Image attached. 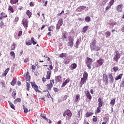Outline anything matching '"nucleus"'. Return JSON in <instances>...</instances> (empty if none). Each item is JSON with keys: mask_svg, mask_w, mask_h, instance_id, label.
<instances>
[{"mask_svg": "<svg viewBox=\"0 0 124 124\" xmlns=\"http://www.w3.org/2000/svg\"><path fill=\"white\" fill-rule=\"evenodd\" d=\"M95 44H96V42L94 40L93 41L91 44H90V48L92 52L93 51H99L100 50V46H96Z\"/></svg>", "mask_w": 124, "mask_h": 124, "instance_id": "nucleus-1", "label": "nucleus"}, {"mask_svg": "<svg viewBox=\"0 0 124 124\" xmlns=\"http://www.w3.org/2000/svg\"><path fill=\"white\" fill-rule=\"evenodd\" d=\"M63 116V117H66V120L69 121V120L71 118V116H72V113L69 109H67L64 112Z\"/></svg>", "mask_w": 124, "mask_h": 124, "instance_id": "nucleus-2", "label": "nucleus"}, {"mask_svg": "<svg viewBox=\"0 0 124 124\" xmlns=\"http://www.w3.org/2000/svg\"><path fill=\"white\" fill-rule=\"evenodd\" d=\"M47 69L48 71H47V72L46 78H45L44 77H43L42 78L43 83H45L46 82V79H47V80H49V79H50V77H51V70H50L49 68H47Z\"/></svg>", "mask_w": 124, "mask_h": 124, "instance_id": "nucleus-3", "label": "nucleus"}, {"mask_svg": "<svg viewBox=\"0 0 124 124\" xmlns=\"http://www.w3.org/2000/svg\"><path fill=\"white\" fill-rule=\"evenodd\" d=\"M86 65L87 67H88L89 69H91L92 68V65H93V59L90 58H87V60L86 61Z\"/></svg>", "mask_w": 124, "mask_h": 124, "instance_id": "nucleus-4", "label": "nucleus"}, {"mask_svg": "<svg viewBox=\"0 0 124 124\" xmlns=\"http://www.w3.org/2000/svg\"><path fill=\"white\" fill-rule=\"evenodd\" d=\"M121 58V55L118 50L115 51L114 52V57L113 58V61L114 62H118L119 59Z\"/></svg>", "mask_w": 124, "mask_h": 124, "instance_id": "nucleus-5", "label": "nucleus"}, {"mask_svg": "<svg viewBox=\"0 0 124 124\" xmlns=\"http://www.w3.org/2000/svg\"><path fill=\"white\" fill-rule=\"evenodd\" d=\"M22 25L25 29L27 30L28 29V26H29V21L27 19H23L22 20Z\"/></svg>", "mask_w": 124, "mask_h": 124, "instance_id": "nucleus-6", "label": "nucleus"}, {"mask_svg": "<svg viewBox=\"0 0 124 124\" xmlns=\"http://www.w3.org/2000/svg\"><path fill=\"white\" fill-rule=\"evenodd\" d=\"M124 6V5L123 4H120L117 6L116 10L118 12H122L123 11V7Z\"/></svg>", "mask_w": 124, "mask_h": 124, "instance_id": "nucleus-7", "label": "nucleus"}, {"mask_svg": "<svg viewBox=\"0 0 124 124\" xmlns=\"http://www.w3.org/2000/svg\"><path fill=\"white\" fill-rule=\"evenodd\" d=\"M69 42L68 43V46H70V47H72L73 46V38L72 37L70 36L69 37Z\"/></svg>", "mask_w": 124, "mask_h": 124, "instance_id": "nucleus-8", "label": "nucleus"}, {"mask_svg": "<svg viewBox=\"0 0 124 124\" xmlns=\"http://www.w3.org/2000/svg\"><path fill=\"white\" fill-rule=\"evenodd\" d=\"M86 81H87V79H85V78H81V80L79 84L80 88H82L83 87V84L86 83Z\"/></svg>", "mask_w": 124, "mask_h": 124, "instance_id": "nucleus-9", "label": "nucleus"}, {"mask_svg": "<svg viewBox=\"0 0 124 124\" xmlns=\"http://www.w3.org/2000/svg\"><path fill=\"white\" fill-rule=\"evenodd\" d=\"M31 85L32 88H34V89L35 90V91L36 92H38V86H37V85H36V84H35V83L31 82Z\"/></svg>", "mask_w": 124, "mask_h": 124, "instance_id": "nucleus-10", "label": "nucleus"}, {"mask_svg": "<svg viewBox=\"0 0 124 124\" xmlns=\"http://www.w3.org/2000/svg\"><path fill=\"white\" fill-rule=\"evenodd\" d=\"M70 82V79L69 78H67L65 81H64L62 84V87L63 88V87H65L66 86L67 84H68Z\"/></svg>", "mask_w": 124, "mask_h": 124, "instance_id": "nucleus-11", "label": "nucleus"}, {"mask_svg": "<svg viewBox=\"0 0 124 124\" xmlns=\"http://www.w3.org/2000/svg\"><path fill=\"white\" fill-rule=\"evenodd\" d=\"M52 88H53V84L52 83V80H50V83L46 85V89L48 91H51Z\"/></svg>", "mask_w": 124, "mask_h": 124, "instance_id": "nucleus-12", "label": "nucleus"}, {"mask_svg": "<svg viewBox=\"0 0 124 124\" xmlns=\"http://www.w3.org/2000/svg\"><path fill=\"white\" fill-rule=\"evenodd\" d=\"M85 96L87 97V98H88V99H92V95H91L90 92H89L88 91H85Z\"/></svg>", "mask_w": 124, "mask_h": 124, "instance_id": "nucleus-13", "label": "nucleus"}, {"mask_svg": "<svg viewBox=\"0 0 124 124\" xmlns=\"http://www.w3.org/2000/svg\"><path fill=\"white\" fill-rule=\"evenodd\" d=\"M98 102L99 107H102L103 105V102L102 101V99H101V98L100 97L98 98Z\"/></svg>", "mask_w": 124, "mask_h": 124, "instance_id": "nucleus-14", "label": "nucleus"}, {"mask_svg": "<svg viewBox=\"0 0 124 124\" xmlns=\"http://www.w3.org/2000/svg\"><path fill=\"white\" fill-rule=\"evenodd\" d=\"M6 17H7V15H5L4 13H1L0 14V20H2L4 18H6Z\"/></svg>", "mask_w": 124, "mask_h": 124, "instance_id": "nucleus-15", "label": "nucleus"}, {"mask_svg": "<svg viewBox=\"0 0 124 124\" xmlns=\"http://www.w3.org/2000/svg\"><path fill=\"white\" fill-rule=\"evenodd\" d=\"M8 71H9V68H7L2 73V76H3V77H5L7 74V73H8Z\"/></svg>", "mask_w": 124, "mask_h": 124, "instance_id": "nucleus-16", "label": "nucleus"}, {"mask_svg": "<svg viewBox=\"0 0 124 124\" xmlns=\"http://www.w3.org/2000/svg\"><path fill=\"white\" fill-rule=\"evenodd\" d=\"M97 62L99 64V65H102L104 62V60L103 59H100L99 60H97Z\"/></svg>", "mask_w": 124, "mask_h": 124, "instance_id": "nucleus-17", "label": "nucleus"}, {"mask_svg": "<svg viewBox=\"0 0 124 124\" xmlns=\"http://www.w3.org/2000/svg\"><path fill=\"white\" fill-rule=\"evenodd\" d=\"M88 29H89V26H86L84 27L83 28V30L81 31L82 33L83 34H84V33H85L87 31H88Z\"/></svg>", "mask_w": 124, "mask_h": 124, "instance_id": "nucleus-18", "label": "nucleus"}, {"mask_svg": "<svg viewBox=\"0 0 124 124\" xmlns=\"http://www.w3.org/2000/svg\"><path fill=\"white\" fill-rule=\"evenodd\" d=\"M55 80L56 82H62V77L61 76H58L56 77Z\"/></svg>", "mask_w": 124, "mask_h": 124, "instance_id": "nucleus-19", "label": "nucleus"}, {"mask_svg": "<svg viewBox=\"0 0 124 124\" xmlns=\"http://www.w3.org/2000/svg\"><path fill=\"white\" fill-rule=\"evenodd\" d=\"M25 75H26V79L27 81L31 80V76H30V74L29 73V72H27V73L25 74Z\"/></svg>", "mask_w": 124, "mask_h": 124, "instance_id": "nucleus-20", "label": "nucleus"}, {"mask_svg": "<svg viewBox=\"0 0 124 124\" xmlns=\"http://www.w3.org/2000/svg\"><path fill=\"white\" fill-rule=\"evenodd\" d=\"M108 77L110 79L109 82L111 84H112V83L114 82V78H113V76H112V75H109L108 76Z\"/></svg>", "mask_w": 124, "mask_h": 124, "instance_id": "nucleus-21", "label": "nucleus"}, {"mask_svg": "<svg viewBox=\"0 0 124 124\" xmlns=\"http://www.w3.org/2000/svg\"><path fill=\"white\" fill-rule=\"evenodd\" d=\"M84 9H86V7L84 6H82L81 7H78V11L81 12V11H83V10H84Z\"/></svg>", "mask_w": 124, "mask_h": 124, "instance_id": "nucleus-22", "label": "nucleus"}, {"mask_svg": "<svg viewBox=\"0 0 124 124\" xmlns=\"http://www.w3.org/2000/svg\"><path fill=\"white\" fill-rule=\"evenodd\" d=\"M123 77V74H120L118 76L115 78L116 81H118V80H120V79H122Z\"/></svg>", "mask_w": 124, "mask_h": 124, "instance_id": "nucleus-23", "label": "nucleus"}, {"mask_svg": "<svg viewBox=\"0 0 124 124\" xmlns=\"http://www.w3.org/2000/svg\"><path fill=\"white\" fill-rule=\"evenodd\" d=\"M77 67V64L76 63H73L71 65V70H73V69H75Z\"/></svg>", "mask_w": 124, "mask_h": 124, "instance_id": "nucleus-24", "label": "nucleus"}, {"mask_svg": "<svg viewBox=\"0 0 124 124\" xmlns=\"http://www.w3.org/2000/svg\"><path fill=\"white\" fill-rule=\"evenodd\" d=\"M79 99H80V94H78L76 95V98L75 99V102H78Z\"/></svg>", "mask_w": 124, "mask_h": 124, "instance_id": "nucleus-25", "label": "nucleus"}, {"mask_svg": "<svg viewBox=\"0 0 124 124\" xmlns=\"http://www.w3.org/2000/svg\"><path fill=\"white\" fill-rule=\"evenodd\" d=\"M18 1H19V0H11L10 3H11V4H16Z\"/></svg>", "mask_w": 124, "mask_h": 124, "instance_id": "nucleus-26", "label": "nucleus"}, {"mask_svg": "<svg viewBox=\"0 0 124 124\" xmlns=\"http://www.w3.org/2000/svg\"><path fill=\"white\" fill-rule=\"evenodd\" d=\"M8 103H9L11 108L14 109V110H15V106H14V105L12 104V103H11L10 101H8Z\"/></svg>", "mask_w": 124, "mask_h": 124, "instance_id": "nucleus-27", "label": "nucleus"}, {"mask_svg": "<svg viewBox=\"0 0 124 124\" xmlns=\"http://www.w3.org/2000/svg\"><path fill=\"white\" fill-rule=\"evenodd\" d=\"M60 58H62V59H64L66 58V53H62L59 56Z\"/></svg>", "mask_w": 124, "mask_h": 124, "instance_id": "nucleus-28", "label": "nucleus"}, {"mask_svg": "<svg viewBox=\"0 0 124 124\" xmlns=\"http://www.w3.org/2000/svg\"><path fill=\"white\" fill-rule=\"evenodd\" d=\"M110 103L112 107H113V105H115V103H116V98L111 100Z\"/></svg>", "mask_w": 124, "mask_h": 124, "instance_id": "nucleus-29", "label": "nucleus"}, {"mask_svg": "<svg viewBox=\"0 0 124 124\" xmlns=\"http://www.w3.org/2000/svg\"><path fill=\"white\" fill-rule=\"evenodd\" d=\"M62 24H63V22H62V19L60 18L58 21L57 25H59L60 26H62Z\"/></svg>", "mask_w": 124, "mask_h": 124, "instance_id": "nucleus-30", "label": "nucleus"}, {"mask_svg": "<svg viewBox=\"0 0 124 124\" xmlns=\"http://www.w3.org/2000/svg\"><path fill=\"white\" fill-rule=\"evenodd\" d=\"M83 79H85V80H87L88 79V73H84L83 75Z\"/></svg>", "mask_w": 124, "mask_h": 124, "instance_id": "nucleus-31", "label": "nucleus"}, {"mask_svg": "<svg viewBox=\"0 0 124 124\" xmlns=\"http://www.w3.org/2000/svg\"><path fill=\"white\" fill-rule=\"evenodd\" d=\"M16 46V44H15V43H13V44L12 45L11 47V49L12 51H14V50H15V47Z\"/></svg>", "mask_w": 124, "mask_h": 124, "instance_id": "nucleus-32", "label": "nucleus"}, {"mask_svg": "<svg viewBox=\"0 0 124 124\" xmlns=\"http://www.w3.org/2000/svg\"><path fill=\"white\" fill-rule=\"evenodd\" d=\"M26 14L29 16V18H31V12H30L29 10H28L26 12Z\"/></svg>", "mask_w": 124, "mask_h": 124, "instance_id": "nucleus-33", "label": "nucleus"}, {"mask_svg": "<svg viewBox=\"0 0 124 124\" xmlns=\"http://www.w3.org/2000/svg\"><path fill=\"white\" fill-rule=\"evenodd\" d=\"M114 3H115V0H110L109 2V5L110 6H112V5H113V4H114Z\"/></svg>", "mask_w": 124, "mask_h": 124, "instance_id": "nucleus-34", "label": "nucleus"}, {"mask_svg": "<svg viewBox=\"0 0 124 124\" xmlns=\"http://www.w3.org/2000/svg\"><path fill=\"white\" fill-rule=\"evenodd\" d=\"M85 21H86V22H87V23L90 22L91 21V17H90V16H87L85 18Z\"/></svg>", "mask_w": 124, "mask_h": 124, "instance_id": "nucleus-35", "label": "nucleus"}, {"mask_svg": "<svg viewBox=\"0 0 124 124\" xmlns=\"http://www.w3.org/2000/svg\"><path fill=\"white\" fill-rule=\"evenodd\" d=\"M15 84H16V80L14 79H13L12 81L11 82V85H12V86H15Z\"/></svg>", "mask_w": 124, "mask_h": 124, "instance_id": "nucleus-36", "label": "nucleus"}, {"mask_svg": "<svg viewBox=\"0 0 124 124\" xmlns=\"http://www.w3.org/2000/svg\"><path fill=\"white\" fill-rule=\"evenodd\" d=\"M31 86V84L27 82L26 87H27V91H30V87Z\"/></svg>", "mask_w": 124, "mask_h": 124, "instance_id": "nucleus-37", "label": "nucleus"}, {"mask_svg": "<svg viewBox=\"0 0 124 124\" xmlns=\"http://www.w3.org/2000/svg\"><path fill=\"white\" fill-rule=\"evenodd\" d=\"M92 115H93V113H92V112H87L86 114V118H88V117H91V116H92Z\"/></svg>", "mask_w": 124, "mask_h": 124, "instance_id": "nucleus-38", "label": "nucleus"}, {"mask_svg": "<svg viewBox=\"0 0 124 124\" xmlns=\"http://www.w3.org/2000/svg\"><path fill=\"white\" fill-rule=\"evenodd\" d=\"M20 101H21V99L20 98H17L14 101V103L15 104H16L18 103V102H20Z\"/></svg>", "mask_w": 124, "mask_h": 124, "instance_id": "nucleus-39", "label": "nucleus"}, {"mask_svg": "<svg viewBox=\"0 0 124 124\" xmlns=\"http://www.w3.org/2000/svg\"><path fill=\"white\" fill-rule=\"evenodd\" d=\"M113 70L114 71V72H117L118 70H119V68L118 67L115 66L113 68Z\"/></svg>", "mask_w": 124, "mask_h": 124, "instance_id": "nucleus-40", "label": "nucleus"}, {"mask_svg": "<svg viewBox=\"0 0 124 124\" xmlns=\"http://www.w3.org/2000/svg\"><path fill=\"white\" fill-rule=\"evenodd\" d=\"M23 109H24V112L26 114V113L29 112V109H28V108H26V107L24 106Z\"/></svg>", "mask_w": 124, "mask_h": 124, "instance_id": "nucleus-41", "label": "nucleus"}, {"mask_svg": "<svg viewBox=\"0 0 124 124\" xmlns=\"http://www.w3.org/2000/svg\"><path fill=\"white\" fill-rule=\"evenodd\" d=\"M10 55L14 59H15V53L14 51H12L10 52Z\"/></svg>", "mask_w": 124, "mask_h": 124, "instance_id": "nucleus-42", "label": "nucleus"}, {"mask_svg": "<svg viewBox=\"0 0 124 124\" xmlns=\"http://www.w3.org/2000/svg\"><path fill=\"white\" fill-rule=\"evenodd\" d=\"M46 93H47V96L48 98H50H50H52V99H53V98L52 97V96H51L50 93H49V91H46Z\"/></svg>", "mask_w": 124, "mask_h": 124, "instance_id": "nucleus-43", "label": "nucleus"}, {"mask_svg": "<svg viewBox=\"0 0 124 124\" xmlns=\"http://www.w3.org/2000/svg\"><path fill=\"white\" fill-rule=\"evenodd\" d=\"M26 45H31V40L26 41Z\"/></svg>", "mask_w": 124, "mask_h": 124, "instance_id": "nucleus-44", "label": "nucleus"}, {"mask_svg": "<svg viewBox=\"0 0 124 124\" xmlns=\"http://www.w3.org/2000/svg\"><path fill=\"white\" fill-rule=\"evenodd\" d=\"M100 107H101L98 106V107L97 108V109L96 110V111L97 113H100V111H101Z\"/></svg>", "mask_w": 124, "mask_h": 124, "instance_id": "nucleus-45", "label": "nucleus"}, {"mask_svg": "<svg viewBox=\"0 0 124 124\" xmlns=\"http://www.w3.org/2000/svg\"><path fill=\"white\" fill-rule=\"evenodd\" d=\"M31 40L33 45H35V44H36V42L34 41V38H33V37L31 38Z\"/></svg>", "mask_w": 124, "mask_h": 124, "instance_id": "nucleus-46", "label": "nucleus"}, {"mask_svg": "<svg viewBox=\"0 0 124 124\" xmlns=\"http://www.w3.org/2000/svg\"><path fill=\"white\" fill-rule=\"evenodd\" d=\"M77 120H79L80 119V111H78V114L77 115Z\"/></svg>", "mask_w": 124, "mask_h": 124, "instance_id": "nucleus-47", "label": "nucleus"}, {"mask_svg": "<svg viewBox=\"0 0 124 124\" xmlns=\"http://www.w3.org/2000/svg\"><path fill=\"white\" fill-rule=\"evenodd\" d=\"M9 10H10L12 13L14 12V11H13V8L11 6H9Z\"/></svg>", "mask_w": 124, "mask_h": 124, "instance_id": "nucleus-48", "label": "nucleus"}, {"mask_svg": "<svg viewBox=\"0 0 124 124\" xmlns=\"http://www.w3.org/2000/svg\"><path fill=\"white\" fill-rule=\"evenodd\" d=\"M4 25V23H3V22H2V21H1L0 23V28H1V29H2V27H3Z\"/></svg>", "mask_w": 124, "mask_h": 124, "instance_id": "nucleus-49", "label": "nucleus"}, {"mask_svg": "<svg viewBox=\"0 0 124 124\" xmlns=\"http://www.w3.org/2000/svg\"><path fill=\"white\" fill-rule=\"evenodd\" d=\"M41 116L42 117L44 120H47V118H46V115L45 114H41Z\"/></svg>", "mask_w": 124, "mask_h": 124, "instance_id": "nucleus-50", "label": "nucleus"}, {"mask_svg": "<svg viewBox=\"0 0 124 124\" xmlns=\"http://www.w3.org/2000/svg\"><path fill=\"white\" fill-rule=\"evenodd\" d=\"M0 85H1V86L3 88H5V84H4V83H3V82H1Z\"/></svg>", "mask_w": 124, "mask_h": 124, "instance_id": "nucleus-51", "label": "nucleus"}, {"mask_svg": "<svg viewBox=\"0 0 124 124\" xmlns=\"http://www.w3.org/2000/svg\"><path fill=\"white\" fill-rule=\"evenodd\" d=\"M18 21H19V17L16 16L15 19V22H17Z\"/></svg>", "mask_w": 124, "mask_h": 124, "instance_id": "nucleus-52", "label": "nucleus"}, {"mask_svg": "<svg viewBox=\"0 0 124 124\" xmlns=\"http://www.w3.org/2000/svg\"><path fill=\"white\" fill-rule=\"evenodd\" d=\"M106 34H107V35H108V36H110V31H108L106 32Z\"/></svg>", "mask_w": 124, "mask_h": 124, "instance_id": "nucleus-53", "label": "nucleus"}, {"mask_svg": "<svg viewBox=\"0 0 124 124\" xmlns=\"http://www.w3.org/2000/svg\"><path fill=\"white\" fill-rule=\"evenodd\" d=\"M93 122H97V117H94L93 119Z\"/></svg>", "mask_w": 124, "mask_h": 124, "instance_id": "nucleus-54", "label": "nucleus"}, {"mask_svg": "<svg viewBox=\"0 0 124 124\" xmlns=\"http://www.w3.org/2000/svg\"><path fill=\"white\" fill-rule=\"evenodd\" d=\"M22 33H23V32H22V31H19L18 32V36H21V35H22Z\"/></svg>", "mask_w": 124, "mask_h": 124, "instance_id": "nucleus-55", "label": "nucleus"}, {"mask_svg": "<svg viewBox=\"0 0 124 124\" xmlns=\"http://www.w3.org/2000/svg\"><path fill=\"white\" fill-rule=\"evenodd\" d=\"M121 64H123V65H124V60L122 59L121 61Z\"/></svg>", "mask_w": 124, "mask_h": 124, "instance_id": "nucleus-56", "label": "nucleus"}, {"mask_svg": "<svg viewBox=\"0 0 124 124\" xmlns=\"http://www.w3.org/2000/svg\"><path fill=\"white\" fill-rule=\"evenodd\" d=\"M30 61V59L29 58H26L24 60V62H28Z\"/></svg>", "mask_w": 124, "mask_h": 124, "instance_id": "nucleus-57", "label": "nucleus"}, {"mask_svg": "<svg viewBox=\"0 0 124 124\" xmlns=\"http://www.w3.org/2000/svg\"><path fill=\"white\" fill-rule=\"evenodd\" d=\"M61 26H60L59 25L57 24L56 27V30H60V28H61Z\"/></svg>", "mask_w": 124, "mask_h": 124, "instance_id": "nucleus-58", "label": "nucleus"}, {"mask_svg": "<svg viewBox=\"0 0 124 124\" xmlns=\"http://www.w3.org/2000/svg\"><path fill=\"white\" fill-rule=\"evenodd\" d=\"M111 8V6H108L107 7H106V10H108V9H109L110 8Z\"/></svg>", "mask_w": 124, "mask_h": 124, "instance_id": "nucleus-59", "label": "nucleus"}, {"mask_svg": "<svg viewBox=\"0 0 124 124\" xmlns=\"http://www.w3.org/2000/svg\"><path fill=\"white\" fill-rule=\"evenodd\" d=\"M46 120L47 123H49V124H51V123H52V121H51V120L50 119H46Z\"/></svg>", "mask_w": 124, "mask_h": 124, "instance_id": "nucleus-60", "label": "nucleus"}, {"mask_svg": "<svg viewBox=\"0 0 124 124\" xmlns=\"http://www.w3.org/2000/svg\"><path fill=\"white\" fill-rule=\"evenodd\" d=\"M47 35H48V36H52V34H51V32H48Z\"/></svg>", "mask_w": 124, "mask_h": 124, "instance_id": "nucleus-61", "label": "nucleus"}, {"mask_svg": "<svg viewBox=\"0 0 124 124\" xmlns=\"http://www.w3.org/2000/svg\"><path fill=\"white\" fill-rule=\"evenodd\" d=\"M32 69L33 70H34L35 69V66H34V65H33L32 66Z\"/></svg>", "mask_w": 124, "mask_h": 124, "instance_id": "nucleus-62", "label": "nucleus"}, {"mask_svg": "<svg viewBox=\"0 0 124 124\" xmlns=\"http://www.w3.org/2000/svg\"><path fill=\"white\" fill-rule=\"evenodd\" d=\"M90 93H92L93 94V89H91L90 90Z\"/></svg>", "mask_w": 124, "mask_h": 124, "instance_id": "nucleus-63", "label": "nucleus"}, {"mask_svg": "<svg viewBox=\"0 0 124 124\" xmlns=\"http://www.w3.org/2000/svg\"><path fill=\"white\" fill-rule=\"evenodd\" d=\"M30 6H33V3H32V2H31L30 3Z\"/></svg>", "mask_w": 124, "mask_h": 124, "instance_id": "nucleus-64", "label": "nucleus"}]
</instances>
